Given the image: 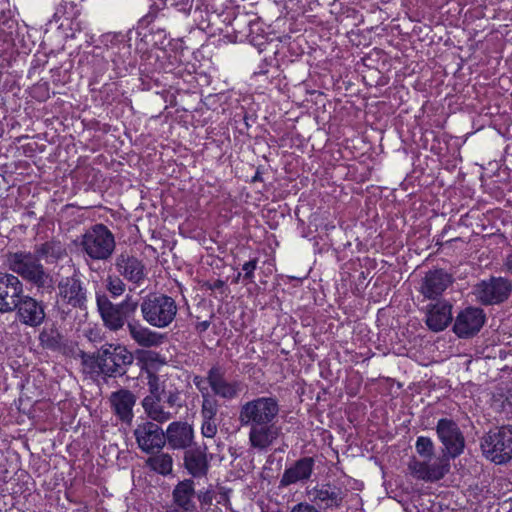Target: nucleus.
Wrapping results in <instances>:
<instances>
[{"mask_svg":"<svg viewBox=\"0 0 512 512\" xmlns=\"http://www.w3.org/2000/svg\"><path fill=\"white\" fill-rule=\"evenodd\" d=\"M245 267H251L252 269L256 268V258H250V261L245 264Z\"/></svg>","mask_w":512,"mask_h":512,"instance_id":"43","label":"nucleus"},{"mask_svg":"<svg viewBox=\"0 0 512 512\" xmlns=\"http://www.w3.org/2000/svg\"><path fill=\"white\" fill-rule=\"evenodd\" d=\"M485 321L486 314L482 308L468 306L456 315L453 332L459 338L473 337L481 330Z\"/></svg>","mask_w":512,"mask_h":512,"instance_id":"12","label":"nucleus"},{"mask_svg":"<svg viewBox=\"0 0 512 512\" xmlns=\"http://www.w3.org/2000/svg\"><path fill=\"white\" fill-rule=\"evenodd\" d=\"M359 390V386L356 389H352L350 387L347 388V394L349 396H356Z\"/></svg>","mask_w":512,"mask_h":512,"instance_id":"44","label":"nucleus"},{"mask_svg":"<svg viewBox=\"0 0 512 512\" xmlns=\"http://www.w3.org/2000/svg\"><path fill=\"white\" fill-rule=\"evenodd\" d=\"M13 256H14V257H17V256H21V255H20V254H18V253H15Z\"/></svg>","mask_w":512,"mask_h":512,"instance_id":"48","label":"nucleus"},{"mask_svg":"<svg viewBox=\"0 0 512 512\" xmlns=\"http://www.w3.org/2000/svg\"><path fill=\"white\" fill-rule=\"evenodd\" d=\"M146 463L151 470L163 476L169 475L173 470V458L168 453L150 456Z\"/></svg>","mask_w":512,"mask_h":512,"instance_id":"29","label":"nucleus"},{"mask_svg":"<svg viewBox=\"0 0 512 512\" xmlns=\"http://www.w3.org/2000/svg\"><path fill=\"white\" fill-rule=\"evenodd\" d=\"M252 181H256V174L252 177Z\"/></svg>","mask_w":512,"mask_h":512,"instance_id":"47","label":"nucleus"},{"mask_svg":"<svg viewBox=\"0 0 512 512\" xmlns=\"http://www.w3.org/2000/svg\"><path fill=\"white\" fill-rule=\"evenodd\" d=\"M147 385L150 395L147 397H154L158 399H162V394L164 393V389L161 388L159 376L154 373L148 371L147 373Z\"/></svg>","mask_w":512,"mask_h":512,"instance_id":"33","label":"nucleus"},{"mask_svg":"<svg viewBox=\"0 0 512 512\" xmlns=\"http://www.w3.org/2000/svg\"><path fill=\"white\" fill-rule=\"evenodd\" d=\"M15 310L19 321L30 327L40 326L46 317L43 301L23 294L19 297Z\"/></svg>","mask_w":512,"mask_h":512,"instance_id":"15","label":"nucleus"},{"mask_svg":"<svg viewBox=\"0 0 512 512\" xmlns=\"http://www.w3.org/2000/svg\"><path fill=\"white\" fill-rule=\"evenodd\" d=\"M107 290L112 297H118L125 291V284L119 277L109 276L107 279Z\"/></svg>","mask_w":512,"mask_h":512,"instance_id":"35","label":"nucleus"},{"mask_svg":"<svg viewBox=\"0 0 512 512\" xmlns=\"http://www.w3.org/2000/svg\"><path fill=\"white\" fill-rule=\"evenodd\" d=\"M201 434L206 438H213L217 434L216 420H203Z\"/></svg>","mask_w":512,"mask_h":512,"instance_id":"37","label":"nucleus"},{"mask_svg":"<svg viewBox=\"0 0 512 512\" xmlns=\"http://www.w3.org/2000/svg\"><path fill=\"white\" fill-rule=\"evenodd\" d=\"M79 245L88 256H110L115 248V240L105 225L96 224L82 235Z\"/></svg>","mask_w":512,"mask_h":512,"instance_id":"7","label":"nucleus"},{"mask_svg":"<svg viewBox=\"0 0 512 512\" xmlns=\"http://www.w3.org/2000/svg\"><path fill=\"white\" fill-rule=\"evenodd\" d=\"M290 512H320L315 506L307 502H300L292 507Z\"/></svg>","mask_w":512,"mask_h":512,"instance_id":"38","label":"nucleus"},{"mask_svg":"<svg viewBox=\"0 0 512 512\" xmlns=\"http://www.w3.org/2000/svg\"><path fill=\"white\" fill-rule=\"evenodd\" d=\"M215 498V491L212 484L196 491V501L200 503L201 509H208Z\"/></svg>","mask_w":512,"mask_h":512,"instance_id":"31","label":"nucleus"},{"mask_svg":"<svg viewBox=\"0 0 512 512\" xmlns=\"http://www.w3.org/2000/svg\"><path fill=\"white\" fill-rule=\"evenodd\" d=\"M100 258L93 257L91 260H99Z\"/></svg>","mask_w":512,"mask_h":512,"instance_id":"49","label":"nucleus"},{"mask_svg":"<svg viewBox=\"0 0 512 512\" xmlns=\"http://www.w3.org/2000/svg\"><path fill=\"white\" fill-rule=\"evenodd\" d=\"M133 362L125 346L106 343L96 353L81 352L83 372L92 378H117L126 374Z\"/></svg>","mask_w":512,"mask_h":512,"instance_id":"1","label":"nucleus"},{"mask_svg":"<svg viewBox=\"0 0 512 512\" xmlns=\"http://www.w3.org/2000/svg\"><path fill=\"white\" fill-rule=\"evenodd\" d=\"M247 349L251 350V351H254V347L252 346L251 348L249 347V345L247 346Z\"/></svg>","mask_w":512,"mask_h":512,"instance_id":"46","label":"nucleus"},{"mask_svg":"<svg viewBox=\"0 0 512 512\" xmlns=\"http://www.w3.org/2000/svg\"><path fill=\"white\" fill-rule=\"evenodd\" d=\"M193 383L204 397L205 392H207L208 390L207 387L205 386V384L207 383V377L203 378L202 376L196 375L193 377Z\"/></svg>","mask_w":512,"mask_h":512,"instance_id":"39","label":"nucleus"},{"mask_svg":"<svg viewBox=\"0 0 512 512\" xmlns=\"http://www.w3.org/2000/svg\"><path fill=\"white\" fill-rule=\"evenodd\" d=\"M179 401H180V394L178 391H174V392L170 391L165 400V402L170 407L180 406Z\"/></svg>","mask_w":512,"mask_h":512,"instance_id":"40","label":"nucleus"},{"mask_svg":"<svg viewBox=\"0 0 512 512\" xmlns=\"http://www.w3.org/2000/svg\"><path fill=\"white\" fill-rule=\"evenodd\" d=\"M207 447L193 446L184 451L183 464L192 478L206 477L209 471Z\"/></svg>","mask_w":512,"mask_h":512,"instance_id":"21","label":"nucleus"},{"mask_svg":"<svg viewBox=\"0 0 512 512\" xmlns=\"http://www.w3.org/2000/svg\"><path fill=\"white\" fill-rule=\"evenodd\" d=\"M40 258H13L10 264L14 272L41 289L52 288V278L44 271Z\"/></svg>","mask_w":512,"mask_h":512,"instance_id":"11","label":"nucleus"},{"mask_svg":"<svg viewBox=\"0 0 512 512\" xmlns=\"http://www.w3.org/2000/svg\"><path fill=\"white\" fill-rule=\"evenodd\" d=\"M436 434L451 458H456L463 453L465 439L458 424L453 419H439L436 425Z\"/></svg>","mask_w":512,"mask_h":512,"instance_id":"10","label":"nucleus"},{"mask_svg":"<svg viewBox=\"0 0 512 512\" xmlns=\"http://www.w3.org/2000/svg\"><path fill=\"white\" fill-rule=\"evenodd\" d=\"M110 405L117 419L126 425H130L134 418L133 408L136 404V396L128 389H119L112 392Z\"/></svg>","mask_w":512,"mask_h":512,"instance_id":"19","label":"nucleus"},{"mask_svg":"<svg viewBox=\"0 0 512 512\" xmlns=\"http://www.w3.org/2000/svg\"><path fill=\"white\" fill-rule=\"evenodd\" d=\"M247 37L249 38L250 43L253 44L254 36L250 33V34L247 35Z\"/></svg>","mask_w":512,"mask_h":512,"instance_id":"45","label":"nucleus"},{"mask_svg":"<svg viewBox=\"0 0 512 512\" xmlns=\"http://www.w3.org/2000/svg\"><path fill=\"white\" fill-rule=\"evenodd\" d=\"M213 317V315L210 316L209 319L207 320H203V321H198L196 324H195V330L201 334V333H204L208 330V328L210 327V324H211V321L210 319Z\"/></svg>","mask_w":512,"mask_h":512,"instance_id":"41","label":"nucleus"},{"mask_svg":"<svg viewBox=\"0 0 512 512\" xmlns=\"http://www.w3.org/2000/svg\"><path fill=\"white\" fill-rule=\"evenodd\" d=\"M129 333L131 338L142 347H157L163 343L164 335L144 327L139 320L129 322Z\"/></svg>","mask_w":512,"mask_h":512,"instance_id":"24","label":"nucleus"},{"mask_svg":"<svg viewBox=\"0 0 512 512\" xmlns=\"http://www.w3.org/2000/svg\"><path fill=\"white\" fill-rule=\"evenodd\" d=\"M280 406L275 397H258V449L269 447L278 438Z\"/></svg>","mask_w":512,"mask_h":512,"instance_id":"4","label":"nucleus"},{"mask_svg":"<svg viewBox=\"0 0 512 512\" xmlns=\"http://www.w3.org/2000/svg\"><path fill=\"white\" fill-rule=\"evenodd\" d=\"M314 465L315 460L310 456L296 460L292 466L284 470L280 479V486L287 487L300 481H307L313 473Z\"/></svg>","mask_w":512,"mask_h":512,"instance_id":"22","label":"nucleus"},{"mask_svg":"<svg viewBox=\"0 0 512 512\" xmlns=\"http://www.w3.org/2000/svg\"><path fill=\"white\" fill-rule=\"evenodd\" d=\"M62 252L61 243L55 240L47 241L37 249L38 256H60Z\"/></svg>","mask_w":512,"mask_h":512,"instance_id":"32","label":"nucleus"},{"mask_svg":"<svg viewBox=\"0 0 512 512\" xmlns=\"http://www.w3.org/2000/svg\"><path fill=\"white\" fill-rule=\"evenodd\" d=\"M117 265L123 269L124 276L134 282L140 283L145 278V267L139 258H118Z\"/></svg>","mask_w":512,"mask_h":512,"instance_id":"27","label":"nucleus"},{"mask_svg":"<svg viewBox=\"0 0 512 512\" xmlns=\"http://www.w3.org/2000/svg\"><path fill=\"white\" fill-rule=\"evenodd\" d=\"M201 406V416L203 420H216L218 412V404L214 399H209L206 396L203 397Z\"/></svg>","mask_w":512,"mask_h":512,"instance_id":"34","label":"nucleus"},{"mask_svg":"<svg viewBox=\"0 0 512 512\" xmlns=\"http://www.w3.org/2000/svg\"><path fill=\"white\" fill-rule=\"evenodd\" d=\"M481 448L484 455L495 464H505L512 459V426L491 430L484 437Z\"/></svg>","mask_w":512,"mask_h":512,"instance_id":"6","label":"nucleus"},{"mask_svg":"<svg viewBox=\"0 0 512 512\" xmlns=\"http://www.w3.org/2000/svg\"><path fill=\"white\" fill-rule=\"evenodd\" d=\"M165 444L172 450H187L194 443V429L187 421H173L164 431Z\"/></svg>","mask_w":512,"mask_h":512,"instance_id":"13","label":"nucleus"},{"mask_svg":"<svg viewBox=\"0 0 512 512\" xmlns=\"http://www.w3.org/2000/svg\"><path fill=\"white\" fill-rule=\"evenodd\" d=\"M172 503L194 512H199L196 501V489L194 479L179 481L172 491Z\"/></svg>","mask_w":512,"mask_h":512,"instance_id":"23","label":"nucleus"},{"mask_svg":"<svg viewBox=\"0 0 512 512\" xmlns=\"http://www.w3.org/2000/svg\"><path fill=\"white\" fill-rule=\"evenodd\" d=\"M452 283V275L443 269L430 270L422 280L420 293L425 299L439 300Z\"/></svg>","mask_w":512,"mask_h":512,"instance_id":"16","label":"nucleus"},{"mask_svg":"<svg viewBox=\"0 0 512 512\" xmlns=\"http://www.w3.org/2000/svg\"><path fill=\"white\" fill-rule=\"evenodd\" d=\"M58 295L62 303L82 309L86 303V289L76 276L62 278L58 284Z\"/></svg>","mask_w":512,"mask_h":512,"instance_id":"17","label":"nucleus"},{"mask_svg":"<svg viewBox=\"0 0 512 512\" xmlns=\"http://www.w3.org/2000/svg\"><path fill=\"white\" fill-rule=\"evenodd\" d=\"M161 400L154 397H145L142 400V406L149 418L148 420L157 424L165 423L172 417V414L169 411H165L160 404Z\"/></svg>","mask_w":512,"mask_h":512,"instance_id":"26","label":"nucleus"},{"mask_svg":"<svg viewBox=\"0 0 512 512\" xmlns=\"http://www.w3.org/2000/svg\"><path fill=\"white\" fill-rule=\"evenodd\" d=\"M415 449L424 461L413 460L409 463V470L413 477L425 482H437L449 472L450 465L448 460H438L429 463L435 452V446L430 437H417Z\"/></svg>","mask_w":512,"mask_h":512,"instance_id":"2","label":"nucleus"},{"mask_svg":"<svg viewBox=\"0 0 512 512\" xmlns=\"http://www.w3.org/2000/svg\"><path fill=\"white\" fill-rule=\"evenodd\" d=\"M239 420L242 425H250L249 441L251 447L256 448V399L241 408Z\"/></svg>","mask_w":512,"mask_h":512,"instance_id":"28","label":"nucleus"},{"mask_svg":"<svg viewBox=\"0 0 512 512\" xmlns=\"http://www.w3.org/2000/svg\"><path fill=\"white\" fill-rule=\"evenodd\" d=\"M133 435L138 448L146 454L159 452L165 446L164 430L148 419L137 423Z\"/></svg>","mask_w":512,"mask_h":512,"instance_id":"9","label":"nucleus"},{"mask_svg":"<svg viewBox=\"0 0 512 512\" xmlns=\"http://www.w3.org/2000/svg\"><path fill=\"white\" fill-rule=\"evenodd\" d=\"M314 499L324 504L325 508H339L344 499L342 490L338 487L324 484L314 489Z\"/></svg>","mask_w":512,"mask_h":512,"instance_id":"25","label":"nucleus"},{"mask_svg":"<svg viewBox=\"0 0 512 512\" xmlns=\"http://www.w3.org/2000/svg\"><path fill=\"white\" fill-rule=\"evenodd\" d=\"M506 262L504 263V270L510 274H512V258H506Z\"/></svg>","mask_w":512,"mask_h":512,"instance_id":"42","label":"nucleus"},{"mask_svg":"<svg viewBox=\"0 0 512 512\" xmlns=\"http://www.w3.org/2000/svg\"><path fill=\"white\" fill-rule=\"evenodd\" d=\"M23 294V285L17 276L0 272V312H12Z\"/></svg>","mask_w":512,"mask_h":512,"instance_id":"14","label":"nucleus"},{"mask_svg":"<svg viewBox=\"0 0 512 512\" xmlns=\"http://www.w3.org/2000/svg\"><path fill=\"white\" fill-rule=\"evenodd\" d=\"M452 304L447 300H437L427 305L425 323L429 330L441 332L452 322Z\"/></svg>","mask_w":512,"mask_h":512,"instance_id":"18","label":"nucleus"},{"mask_svg":"<svg viewBox=\"0 0 512 512\" xmlns=\"http://www.w3.org/2000/svg\"><path fill=\"white\" fill-rule=\"evenodd\" d=\"M62 335L55 327L44 328L39 334V341L44 349L59 351L62 347Z\"/></svg>","mask_w":512,"mask_h":512,"instance_id":"30","label":"nucleus"},{"mask_svg":"<svg viewBox=\"0 0 512 512\" xmlns=\"http://www.w3.org/2000/svg\"><path fill=\"white\" fill-rule=\"evenodd\" d=\"M143 319L156 328L168 327L175 319L178 307L174 298L166 294H150L140 305Z\"/></svg>","mask_w":512,"mask_h":512,"instance_id":"5","label":"nucleus"},{"mask_svg":"<svg viewBox=\"0 0 512 512\" xmlns=\"http://www.w3.org/2000/svg\"><path fill=\"white\" fill-rule=\"evenodd\" d=\"M97 308L106 328L118 331L135 320L138 302L127 296L121 303L113 304L106 295L96 296Z\"/></svg>","mask_w":512,"mask_h":512,"instance_id":"3","label":"nucleus"},{"mask_svg":"<svg viewBox=\"0 0 512 512\" xmlns=\"http://www.w3.org/2000/svg\"><path fill=\"white\" fill-rule=\"evenodd\" d=\"M137 359L145 365H150L159 362V353L151 350H143L138 353Z\"/></svg>","mask_w":512,"mask_h":512,"instance_id":"36","label":"nucleus"},{"mask_svg":"<svg viewBox=\"0 0 512 512\" xmlns=\"http://www.w3.org/2000/svg\"><path fill=\"white\" fill-rule=\"evenodd\" d=\"M207 383L214 395L230 400L237 396L238 384L225 379V369L219 364L213 365L207 373Z\"/></svg>","mask_w":512,"mask_h":512,"instance_id":"20","label":"nucleus"},{"mask_svg":"<svg viewBox=\"0 0 512 512\" xmlns=\"http://www.w3.org/2000/svg\"><path fill=\"white\" fill-rule=\"evenodd\" d=\"M511 292L512 284L504 277L491 276L489 279L481 280L474 287L477 301L484 306L504 303Z\"/></svg>","mask_w":512,"mask_h":512,"instance_id":"8","label":"nucleus"}]
</instances>
